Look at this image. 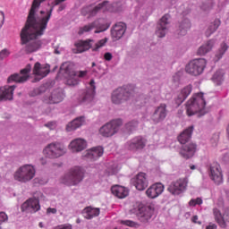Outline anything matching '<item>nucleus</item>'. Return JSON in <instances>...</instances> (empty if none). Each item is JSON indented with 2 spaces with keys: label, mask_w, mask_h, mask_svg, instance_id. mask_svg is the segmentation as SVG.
<instances>
[{
  "label": "nucleus",
  "mask_w": 229,
  "mask_h": 229,
  "mask_svg": "<svg viewBox=\"0 0 229 229\" xmlns=\"http://www.w3.org/2000/svg\"><path fill=\"white\" fill-rule=\"evenodd\" d=\"M39 13L40 15H37V13L30 9L25 25L20 33L21 44L25 46L27 55L35 53L42 47V41L37 38H40L46 33L47 24L51 21V11L47 15H44L46 11H40Z\"/></svg>",
  "instance_id": "nucleus-1"
},
{
  "label": "nucleus",
  "mask_w": 229,
  "mask_h": 229,
  "mask_svg": "<svg viewBox=\"0 0 229 229\" xmlns=\"http://www.w3.org/2000/svg\"><path fill=\"white\" fill-rule=\"evenodd\" d=\"M207 102L203 98V93H198L192 96L187 103H186V114L189 117L195 115V114H201V115H205L207 111L205 110V106Z\"/></svg>",
  "instance_id": "nucleus-2"
},
{
  "label": "nucleus",
  "mask_w": 229,
  "mask_h": 229,
  "mask_svg": "<svg viewBox=\"0 0 229 229\" xmlns=\"http://www.w3.org/2000/svg\"><path fill=\"white\" fill-rule=\"evenodd\" d=\"M37 170L33 165H23L20 166L14 173V180L20 182L21 183H28L35 178Z\"/></svg>",
  "instance_id": "nucleus-3"
},
{
  "label": "nucleus",
  "mask_w": 229,
  "mask_h": 229,
  "mask_svg": "<svg viewBox=\"0 0 229 229\" xmlns=\"http://www.w3.org/2000/svg\"><path fill=\"white\" fill-rule=\"evenodd\" d=\"M135 90L131 87L118 88L113 91L111 95V101L114 105H123L126 101H130L133 98Z\"/></svg>",
  "instance_id": "nucleus-4"
},
{
  "label": "nucleus",
  "mask_w": 229,
  "mask_h": 229,
  "mask_svg": "<svg viewBox=\"0 0 229 229\" xmlns=\"http://www.w3.org/2000/svg\"><path fill=\"white\" fill-rule=\"evenodd\" d=\"M83 180V170L80 166L72 168L61 180V183L72 187V185H78Z\"/></svg>",
  "instance_id": "nucleus-5"
},
{
  "label": "nucleus",
  "mask_w": 229,
  "mask_h": 229,
  "mask_svg": "<svg viewBox=\"0 0 229 229\" xmlns=\"http://www.w3.org/2000/svg\"><path fill=\"white\" fill-rule=\"evenodd\" d=\"M43 153L47 158L55 159L64 157V155L67 153V150L64 144L60 142H52L44 148Z\"/></svg>",
  "instance_id": "nucleus-6"
},
{
  "label": "nucleus",
  "mask_w": 229,
  "mask_h": 229,
  "mask_svg": "<svg viewBox=\"0 0 229 229\" xmlns=\"http://www.w3.org/2000/svg\"><path fill=\"white\" fill-rule=\"evenodd\" d=\"M106 42H108L106 38L100 39L95 44L94 39L80 40L79 42L75 43V47H77V53H85V51H89V49H92V51H98V49L103 47Z\"/></svg>",
  "instance_id": "nucleus-7"
},
{
  "label": "nucleus",
  "mask_w": 229,
  "mask_h": 229,
  "mask_svg": "<svg viewBox=\"0 0 229 229\" xmlns=\"http://www.w3.org/2000/svg\"><path fill=\"white\" fill-rule=\"evenodd\" d=\"M205 67H207L205 58L193 59L186 65L185 71L191 76H199L205 71Z\"/></svg>",
  "instance_id": "nucleus-8"
},
{
  "label": "nucleus",
  "mask_w": 229,
  "mask_h": 229,
  "mask_svg": "<svg viewBox=\"0 0 229 229\" xmlns=\"http://www.w3.org/2000/svg\"><path fill=\"white\" fill-rule=\"evenodd\" d=\"M155 212V208L151 205L140 204L135 209V215L140 223H148Z\"/></svg>",
  "instance_id": "nucleus-9"
},
{
  "label": "nucleus",
  "mask_w": 229,
  "mask_h": 229,
  "mask_svg": "<svg viewBox=\"0 0 229 229\" xmlns=\"http://www.w3.org/2000/svg\"><path fill=\"white\" fill-rule=\"evenodd\" d=\"M123 125V120L116 119L112 120L111 122L106 123L99 129V133L102 137H114L117 131H119V128Z\"/></svg>",
  "instance_id": "nucleus-10"
},
{
  "label": "nucleus",
  "mask_w": 229,
  "mask_h": 229,
  "mask_svg": "<svg viewBox=\"0 0 229 229\" xmlns=\"http://www.w3.org/2000/svg\"><path fill=\"white\" fill-rule=\"evenodd\" d=\"M61 69L64 70L66 77V84L70 87H74L78 85V78H85L87 76V71H79L76 72L75 71L71 69V66L63 64Z\"/></svg>",
  "instance_id": "nucleus-11"
},
{
  "label": "nucleus",
  "mask_w": 229,
  "mask_h": 229,
  "mask_svg": "<svg viewBox=\"0 0 229 229\" xmlns=\"http://www.w3.org/2000/svg\"><path fill=\"white\" fill-rule=\"evenodd\" d=\"M110 28V25L106 23L103 24L99 21V20H97L91 23H89L88 25H85L83 27H81L79 29V35H83V33H89L92 31V30H96L95 33H102V31H106Z\"/></svg>",
  "instance_id": "nucleus-12"
},
{
  "label": "nucleus",
  "mask_w": 229,
  "mask_h": 229,
  "mask_svg": "<svg viewBox=\"0 0 229 229\" xmlns=\"http://www.w3.org/2000/svg\"><path fill=\"white\" fill-rule=\"evenodd\" d=\"M187 183H189L187 178L178 179L177 181L171 182L167 188V191L168 192H171V194L178 196L179 194H182L185 189H187Z\"/></svg>",
  "instance_id": "nucleus-13"
},
{
  "label": "nucleus",
  "mask_w": 229,
  "mask_h": 229,
  "mask_svg": "<svg viewBox=\"0 0 229 229\" xmlns=\"http://www.w3.org/2000/svg\"><path fill=\"white\" fill-rule=\"evenodd\" d=\"M209 178L216 185H221L223 183V172L221 171V165L217 163H213L208 169Z\"/></svg>",
  "instance_id": "nucleus-14"
},
{
  "label": "nucleus",
  "mask_w": 229,
  "mask_h": 229,
  "mask_svg": "<svg viewBox=\"0 0 229 229\" xmlns=\"http://www.w3.org/2000/svg\"><path fill=\"white\" fill-rule=\"evenodd\" d=\"M31 71V64H28L24 69L21 70V73H14L11 75L7 81L8 83H12V81H15V83H24V81H28V78H30V72Z\"/></svg>",
  "instance_id": "nucleus-15"
},
{
  "label": "nucleus",
  "mask_w": 229,
  "mask_h": 229,
  "mask_svg": "<svg viewBox=\"0 0 229 229\" xmlns=\"http://www.w3.org/2000/svg\"><path fill=\"white\" fill-rule=\"evenodd\" d=\"M146 139L137 136L127 141L125 146L129 151H140L146 148Z\"/></svg>",
  "instance_id": "nucleus-16"
},
{
  "label": "nucleus",
  "mask_w": 229,
  "mask_h": 229,
  "mask_svg": "<svg viewBox=\"0 0 229 229\" xmlns=\"http://www.w3.org/2000/svg\"><path fill=\"white\" fill-rule=\"evenodd\" d=\"M40 210V200L36 198H30L21 205L22 212H38Z\"/></svg>",
  "instance_id": "nucleus-17"
},
{
  "label": "nucleus",
  "mask_w": 229,
  "mask_h": 229,
  "mask_svg": "<svg viewBox=\"0 0 229 229\" xmlns=\"http://www.w3.org/2000/svg\"><path fill=\"white\" fill-rule=\"evenodd\" d=\"M44 1L46 0H33L30 10L36 13H38V10H40V4H42V3H44ZM66 0H55L52 3V6L51 8L45 12V13L43 15H47V13H49V12H51V16L53 15V11L55 10V6H58V4H62V3L65 2Z\"/></svg>",
  "instance_id": "nucleus-18"
},
{
  "label": "nucleus",
  "mask_w": 229,
  "mask_h": 229,
  "mask_svg": "<svg viewBox=\"0 0 229 229\" xmlns=\"http://www.w3.org/2000/svg\"><path fill=\"white\" fill-rule=\"evenodd\" d=\"M96 94V82L94 80H91L89 82V87L85 89V91L81 95L80 101L81 103H87L94 99Z\"/></svg>",
  "instance_id": "nucleus-19"
},
{
  "label": "nucleus",
  "mask_w": 229,
  "mask_h": 229,
  "mask_svg": "<svg viewBox=\"0 0 229 229\" xmlns=\"http://www.w3.org/2000/svg\"><path fill=\"white\" fill-rule=\"evenodd\" d=\"M167 117V105L160 104L152 114V121L157 124Z\"/></svg>",
  "instance_id": "nucleus-20"
},
{
  "label": "nucleus",
  "mask_w": 229,
  "mask_h": 229,
  "mask_svg": "<svg viewBox=\"0 0 229 229\" xmlns=\"http://www.w3.org/2000/svg\"><path fill=\"white\" fill-rule=\"evenodd\" d=\"M132 183L136 187L137 191H144L147 189L149 182L145 173H139L134 178H132Z\"/></svg>",
  "instance_id": "nucleus-21"
},
{
  "label": "nucleus",
  "mask_w": 229,
  "mask_h": 229,
  "mask_svg": "<svg viewBox=\"0 0 229 229\" xmlns=\"http://www.w3.org/2000/svg\"><path fill=\"white\" fill-rule=\"evenodd\" d=\"M169 14H165L157 23L156 35H157L159 38L165 37V33H167V26H169Z\"/></svg>",
  "instance_id": "nucleus-22"
},
{
  "label": "nucleus",
  "mask_w": 229,
  "mask_h": 229,
  "mask_svg": "<svg viewBox=\"0 0 229 229\" xmlns=\"http://www.w3.org/2000/svg\"><path fill=\"white\" fill-rule=\"evenodd\" d=\"M69 149H71L72 153H80L83 149H87V140L77 138L70 142Z\"/></svg>",
  "instance_id": "nucleus-23"
},
{
  "label": "nucleus",
  "mask_w": 229,
  "mask_h": 229,
  "mask_svg": "<svg viewBox=\"0 0 229 229\" xmlns=\"http://www.w3.org/2000/svg\"><path fill=\"white\" fill-rule=\"evenodd\" d=\"M164 192V184L160 182H157L149 186V188L146 191V194L148 198L150 199H155V198H158L160 194Z\"/></svg>",
  "instance_id": "nucleus-24"
},
{
  "label": "nucleus",
  "mask_w": 229,
  "mask_h": 229,
  "mask_svg": "<svg viewBox=\"0 0 229 229\" xmlns=\"http://www.w3.org/2000/svg\"><path fill=\"white\" fill-rule=\"evenodd\" d=\"M13 90H15V85L1 87L0 101H12L13 99Z\"/></svg>",
  "instance_id": "nucleus-25"
},
{
  "label": "nucleus",
  "mask_w": 229,
  "mask_h": 229,
  "mask_svg": "<svg viewBox=\"0 0 229 229\" xmlns=\"http://www.w3.org/2000/svg\"><path fill=\"white\" fill-rule=\"evenodd\" d=\"M124 33H126V24L124 22H118L111 30V37L114 40H119Z\"/></svg>",
  "instance_id": "nucleus-26"
},
{
  "label": "nucleus",
  "mask_w": 229,
  "mask_h": 229,
  "mask_svg": "<svg viewBox=\"0 0 229 229\" xmlns=\"http://www.w3.org/2000/svg\"><path fill=\"white\" fill-rule=\"evenodd\" d=\"M194 153H196V144L194 143H189L182 146L180 151L181 157L186 160L192 158V157H194Z\"/></svg>",
  "instance_id": "nucleus-27"
},
{
  "label": "nucleus",
  "mask_w": 229,
  "mask_h": 229,
  "mask_svg": "<svg viewBox=\"0 0 229 229\" xmlns=\"http://www.w3.org/2000/svg\"><path fill=\"white\" fill-rule=\"evenodd\" d=\"M103 153H105L103 147H93L87 150L85 157H87L89 160H98V158L103 157Z\"/></svg>",
  "instance_id": "nucleus-28"
},
{
  "label": "nucleus",
  "mask_w": 229,
  "mask_h": 229,
  "mask_svg": "<svg viewBox=\"0 0 229 229\" xmlns=\"http://www.w3.org/2000/svg\"><path fill=\"white\" fill-rule=\"evenodd\" d=\"M49 72H50L49 66L42 65L38 62H37L34 64L33 74L35 76H40L41 80H42V78H46V76H47V74H49Z\"/></svg>",
  "instance_id": "nucleus-29"
},
{
  "label": "nucleus",
  "mask_w": 229,
  "mask_h": 229,
  "mask_svg": "<svg viewBox=\"0 0 229 229\" xmlns=\"http://www.w3.org/2000/svg\"><path fill=\"white\" fill-rule=\"evenodd\" d=\"M214 46H216L215 39L208 40L198 49L197 55L199 56H205V55H207V53H210V51H212V49L214 48Z\"/></svg>",
  "instance_id": "nucleus-30"
},
{
  "label": "nucleus",
  "mask_w": 229,
  "mask_h": 229,
  "mask_svg": "<svg viewBox=\"0 0 229 229\" xmlns=\"http://www.w3.org/2000/svg\"><path fill=\"white\" fill-rule=\"evenodd\" d=\"M99 214H101L99 208H93L91 206L85 208L82 211L85 219H94V217H98Z\"/></svg>",
  "instance_id": "nucleus-31"
},
{
  "label": "nucleus",
  "mask_w": 229,
  "mask_h": 229,
  "mask_svg": "<svg viewBox=\"0 0 229 229\" xmlns=\"http://www.w3.org/2000/svg\"><path fill=\"white\" fill-rule=\"evenodd\" d=\"M192 131H194V126H190L185 129L181 134L178 136V141L180 144H187L191 138L192 137Z\"/></svg>",
  "instance_id": "nucleus-32"
},
{
  "label": "nucleus",
  "mask_w": 229,
  "mask_h": 229,
  "mask_svg": "<svg viewBox=\"0 0 229 229\" xmlns=\"http://www.w3.org/2000/svg\"><path fill=\"white\" fill-rule=\"evenodd\" d=\"M112 194L116 196V198H119L120 199H123L128 196L129 191L128 189L124 186L121 185H114L111 188Z\"/></svg>",
  "instance_id": "nucleus-33"
},
{
  "label": "nucleus",
  "mask_w": 229,
  "mask_h": 229,
  "mask_svg": "<svg viewBox=\"0 0 229 229\" xmlns=\"http://www.w3.org/2000/svg\"><path fill=\"white\" fill-rule=\"evenodd\" d=\"M110 10V3L108 1H104L96 6L93 5L92 15L96 17L98 13H105V12H108Z\"/></svg>",
  "instance_id": "nucleus-34"
},
{
  "label": "nucleus",
  "mask_w": 229,
  "mask_h": 229,
  "mask_svg": "<svg viewBox=\"0 0 229 229\" xmlns=\"http://www.w3.org/2000/svg\"><path fill=\"white\" fill-rule=\"evenodd\" d=\"M191 92H192L191 85H188L184 87L177 96V98H176L177 105H182V103H183V101H185L187 98H189V96L191 95Z\"/></svg>",
  "instance_id": "nucleus-35"
},
{
  "label": "nucleus",
  "mask_w": 229,
  "mask_h": 229,
  "mask_svg": "<svg viewBox=\"0 0 229 229\" xmlns=\"http://www.w3.org/2000/svg\"><path fill=\"white\" fill-rule=\"evenodd\" d=\"M83 124H85V117H78L66 125V131H74V130H78V128L83 126Z\"/></svg>",
  "instance_id": "nucleus-36"
},
{
  "label": "nucleus",
  "mask_w": 229,
  "mask_h": 229,
  "mask_svg": "<svg viewBox=\"0 0 229 229\" xmlns=\"http://www.w3.org/2000/svg\"><path fill=\"white\" fill-rule=\"evenodd\" d=\"M213 214L215 216V220L219 225L220 228H226V220L225 219V215L221 214V211L217 208L213 209Z\"/></svg>",
  "instance_id": "nucleus-37"
},
{
  "label": "nucleus",
  "mask_w": 229,
  "mask_h": 229,
  "mask_svg": "<svg viewBox=\"0 0 229 229\" xmlns=\"http://www.w3.org/2000/svg\"><path fill=\"white\" fill-rule=\"evenodd\" d=\"M219 26H221V20L216 19L213 22L210 23L208 30H206V37H210V35L216 33Z\"/></svg>",
  "instance_id": "nucleus-38"
},
{
  "label": "nucleus",
  "mask_w": 229,
  "mask_h": 229,
  "mask_svg": "<svg viewBox=\"0 0 229 229\" xmlns=\"http://www.w3.org/2000/svg\"><path fill=\"white\" fill-rule=\"evenodd\" d=\"M64 101V94L62 92L54 91L49 97L50 105H55L56 103H62Z\"/></svg>",
  "instance_id": "nucleus-39"
},
{
  "label": "nucleus",
  "mask_w": 229,
  "mask_h": 229,
  "mask_svg": "<svg viewBox=\"0 0 229 229\" xmlns=\"http://www.w3.org/2000/svg\"><path fill=\"white\" fill-rule=\"evenodd\" d=\"M179 28H180L179 35H181V37L187 35V30H191V21L189 20H184L180 24Z\"/></svg>",
  "instance_id": "nucleus-40"
},
{
  "label": "nucleus",
  "mask_w": 229,
  "mask_h": 229,
  "mask_svg": "<svg viewBox=\"0 0 229 229\" xmlns=\"http://www.w3.org/2000/svg\"><path fill=\"white\" fill-rule=\"evenodd\" d=\"M226 51H228V45H226V43H222L220 48L217 50L215 55L216 58V62L223 58V55H225Z\"/></svg>",
  "instance_id": "nucleus-41"
},
{
  "label": "nucleus",
  "mask_w": 229,
  "mask_h": 229,
  "mask_svg": "<svg viewBox=\"0 0 229 229\" xmlns=\"http://www.w3.org/2000/svg\"><path fill=\"white\" fill-rule=\"evenodd\" d=\"M224 76H225V72H223V70H218L213 75L212 80L214 83H216V85H221V83L223 82Z\"/></svg>",
  "instance_id": "nucleus-42"
},
{
  "label": "nucleus",
  "mask_w": 229,
  "mask_h": 229,
  "mask_svg": "<svg viewBox=\"0 0 229 229\" xmlns=\"http://www.w3.org/2000/svg\"><path fill=\"white\" fill-rule=\"evenodd\" d=\"M93 11H94L93 5L89 4V5H86V6L82 7L81 13L84 17H87V15H89V17H94V14H92Z\"/></svg>",
  "instance_id": "nucleus-43"
},
{
  "label": "nucleus",
  "mask_w": 229,
  "mask_h": 229,
  "mask_svg": "<svg viewBox=\"0 0 229 229\" xmlns=\"http://www.w3.org/2000/svg\"><path fill=\"white\" fill-rule=\"evenodd\" d=\"M139 126V122L137 121H131L126 123L125 128L128 130V131H133Z\"/></svg>",
  "instance_id": "nucleus-44"
},
{
  "label": "nucleus",
  "mask_w": 229,
  "mask_h": 229,
  "mask_svg": "<svg viewBox=\"0 0 229 229\" xmlns=\"http://www.w3.org/2000/svg\"><path fill=\"white\" fill-rule=\"evenodd\" d=\"M122 225H125V226H131V228H139V224L135 223L131 220H122Z\"/></svg>",
  "instance_id": "nucleus-45"
},
{
  "label": "nucleus",
  "mask_w": 229,
  "mask_h": 229,
  "mask_svg": "<svg viewBox=\"0 0 229 229\" xmlns=\"http://www.w3.org/2000/svg\"><path fill=\"white\" fill-rule=\"evenodd\" d=\"M202 204H203V199H201V198L191 199L189 201L190 207H196V205H202Z\"/></svg>",
  "instance_id": "nucleus-46"
},
{
  "label": "nucleus",
  "mask_w": 229,
  "mask_h": 229,
  "mask_svg": "<svg viewBox=\"0 0 229 229\" xmlns=\"http://www.w3.org/2000/svg\"><path fill=\"white\" fill-rule=\"evenodd\" d=\"M6 221H8V215L4 212H0V229L3 228L1 225H3V223H6Z\"/></svg>",
  "instance_id": "nucleus-47"
},
{
  "label": "nucleus",
  "mask_w": 229,
  "mask_h": 229,
  "mask_svg": "<svg viewBox=\"0 0 229 229\" xmlns=\"http://www.w3.org/2000/svg\"><path fill=\"white\" fill-rule=\"evenodd\" d=\"M8 56H10L8 49L4 48L0 52V60H4V58H8Z\"/></svg>",
  "instance_id": "nucleus-48"
},
{
  "label": "nucleus",
  "mask_w": 229,
  "mask_h": 229,
  "mask_svg": "<svg viewBox=\"0 0 229 229\" xmlns=\"http://www.w3.org/2000/svg\"><path fill=\"white\" fill-rule=\"evenodd\" d=\"M220 133L214 134L211 139V144L213 146H217V142H219Z\"/></svg>",
  "instance_id": "nucleus-49"
},
{
  "label": "nucleus",
  "mask_w": 229,
  "mask_h": 229,
  "mask_svg": "<svg viewBox=\"0 0 229 229\" xmlns=\"http://www.w3.org/2000/svg\"><path fill=\"white\" fill-rule=\"evenodd\" d=\"M45 126H47V128H49V130H55L56 128V123L50 122V123L45 124Z\"/></svg>",
  "instance_id": "nucleus-50"
},
{
  "label": "nucleus",
  "mask_w": 229,
  "mask_h": 229,
  "mask_svg": "<svg viewBox=\"0 0 229 229\" xmlns=\"http://www.w3.org/2000/svg\"><path fill=\"white\" fill-rule=\"evenodd\" d=\"M4 24V13L0 11V28Z\"/></svg>",
  "instance_id": "nucleus-51"
},
{
  "label": "nucleus",
  "mask_w": 229,
  "mask_h": 229,
  "mask_svg": "<svg viewBox=\"0 0 229 229\" xmlns=\"http://www.w3.org/2000/svg\"><path fill=\"white\" fill-rule=\"evenodd\" d=\"M104 58H105V60H106V62H110V60H112V58H113L112 53L106 52V53L104 55Z\"/></svg>",
  "instance_id": "nucleus-52"
},
{
  "label": "nucleus",
  "mask_w": 229,
  "mask_h": 229,
  "mask_svg": "<svg viewBox=\"0 0 229 229\" xmlns=\"http://www.w3.org/2000/svg\"><path fill=\"white\" fill-rule=\"evenodd\" d=\"M224 219L225 222L229 223V207L225 209L224 213Z\"/></svg>",
  "instance_id": "nucleus-53"
},
{
  "label": "nucleus",
  "mask_w": 229,
  "mask_h": 229,
  "mask_svg": "<svg viewBox=\"0 0 229 229\" xmlns=\"http://www.w3.org/2000/svg\"><path fill=\"white\" fill-rule=\"evenodd\" d=\"M56 212H57V210H56V208H48L47 209V214H56Z\"/></svg>",
  "instance_id": "nucleus-54"
},
{
  "label": "nucleus",
  "mask_w": 229,
  "mask_h": 229,
  "mask_svg": "<svg viewBox=\"0 0 229 229\" xmlns=\"http://www.w3.org/2000/svg\"><path fill=\"white\" fill-rule=\"evenodd\" d=\"M206 229H217V225L216 224L209 223Z\"/></svg>",
  "instance_id": "nucleus-55"
},
{
  "label": "nucleus",
  "mask_w": 229,
  "mask_h": 229,
  "mask_svg": "<svg viewBox=\"0 0 229 229\" xmlns=\"http://www.w3.org/2000/svg\"><path fill=\"white\" fill-rule=\"evenodd\" d=\"M191 221L197 225H201V222H198V216H193Z\"/></svg>",
  "instance_id": "nucleus-56"
},
{
  "label": "nucleus",
  "mask_w": 229,
  "mask_h": 229,
  "mask_svg": "<svg viewBox=\"0 0 229 229\" xmlns=\"http://www.w3.org/2000/svg\"><path fill=\"white\" fill-rule=\"evenodd\" d=\"M65 8V4H62L59 5L57 12L60 13V12H64V9Z\"/></svg>",
  "instance_id": "nucleus-57"
},
{
  "label": "nucleus",
  "mask_w": 229,
  "mask_h": 229,
  "mask_svg": "<svg viewBox=\"0 0 229 229\" xmlns=\"http://www.w3.org/2000/svg\"><path fill=\"white\" fill-rule=\"evenodd\" d=\"M226 135L229 138V123L227 124V127H226Z\"/></svg>",
  "instance_id": "nucleus-58"
},
{
  "label": "nucleus",
  "mask_w": 229,
  "mask_h": 229,
  "mask_svg": "<svg viewBox=\"0 0 229 229\" xmlns=\"http://www.w3.org/2000/svg\"><path fill=\"white\" fill-rule=\"evenodd\" d=\"M41 164H42V165H46V159L45 158H41Z\"/></svg>",
  "instance_id": "nucleus-59"
},
{
  "label": "nucleus",
  "mask_w": 229,
  "mask_h": 229,
  "mask_svg": "<svg viewBox=\"0 0 229 229\" xmlns=\"http://www.w3.org/2000/svg\"><path fill=\"white\" fill-rule=\"evenodd\" d=\"M190 167H191V170L196 169V165H191Z\"/></svg>",
  "instance_id": "nucleus-60"
},
{
  "label": "nucleus",
  "mask_w": 229,
  "mask_h": 229,
  "mask_svg": "<svg viewBox=\"0 0 229 229\" xmlns=\"http://www.w3.org/2000/svg\"><path fill=\"white\" fill-rule=\"evenodd\" d=\"M96 65V63H92V67H94Z\"/></svg>",
  "instance_id": "nucleus-61"
},
{
  "label": "nucleus",
  "mask_w": 229,
  "mask_h": 229,
  "mask_svg": "<svg viewBox=\"0 0 229 229\" xmlns=\"http://www.w3.org/2000/svg\"><path fill=\"white\" fill-rule=\"evenodd\" d=\"M39 226H40V228H42V223H39Z\"/></svg>",
  "instance_id": "nucleus-62"
}]
</instances>
